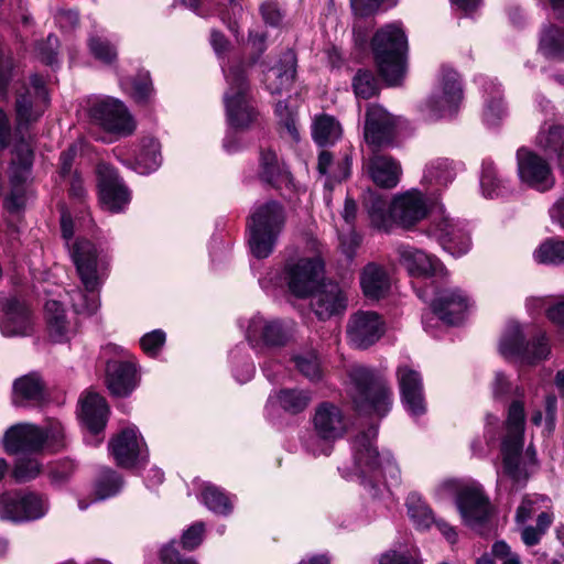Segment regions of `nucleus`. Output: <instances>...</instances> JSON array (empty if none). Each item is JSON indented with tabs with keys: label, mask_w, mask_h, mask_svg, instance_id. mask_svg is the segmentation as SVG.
<instances>
[{
	"label": "nucleus",
	"mask_w": 564,
	"mask_h": 564,
	"mask_svg": "<svg viewBox=\"0 0 564 564\" xmlns=\"http://www.w3.org/2000/svg\"><path fill=\"white\" fill-rule=\"evenodd\" d=\"M378 429L375 425L358 432L351 440L352 466L343 468L345 477L356 476L361 482H372L384 477L391 485L400 484L401 473L388 452L379 453L376 445Z\"/></svg>",
	"instance_id": "nucleus-1"
},
{
	"label": "nucleus",
	"mask_w": 564,
	"mask_h": 564,
	"mask_svg": "<svg viewBox=\"0 0 564 564\" xmlns=\"http://www.w3.org/2000/svg\"><path fill=\"white\" fill-rule=\"evenodd\" d=\"M524 406L520 401L510 404L506 422V435L501 444L503 474L514 485L522 486L538 469L536 452L529 446L524 453Z\"/></svg>",
	"instance_id": "nucleus-2"
},
{
	"label": "nucleus",
	"mask_w": 564,
	"mask_h": 564,
	"mask_svg": "<svg viewBox=\"0 0 564 564\" xmlns=\"http://www.w3.org/2000/svg\"><path fill=\"white\" fill-rule=\"evenodd\" d=\"M371 50L382 78L389 85H398L406 72L408 37L402 24L393 22L379 29Z\"/></svg>",
	"instance_id": "nucleus-3"
},
{
	"label": "nucleus",
	"mask_w": 564,
	"mask_h": 564,
	"mask_svg": "<svg viewBox=\"0 0 564 564\" xmlns=\"http://www.w3.org/2000/svg\"><path fill=\"white\" fill-rule=\"evenodd\" d=\"M285 210L276 202H267L256 206L250 215L249 247L258 259L268 258L274 250L284 228Z\"/></svg>",
	"instance_id": "nucleus-4"
},
{
	"label": "nucleus",
	"mask_w": 564,
	"mask_h": 564,
	"mask_svg": "<svg viewBox=\"0 0 564 564\" xmlns=\"http://www.w3.org/2000/svg\"><path fill=\"white\" fill-rule=\"evenodd\" d=\"M350 395L360 411H373L380 416L386 415L391 406L392 391L388 383L375 372L360 365L349 370Z\"/></svg>",
	"instance_id": "nucleus-5"
},
{
	"label": "nucleus",
	"mask_w": 564,
	"mask_h": 564,
	"mask_svg": "<svg viewBox=\"0 0 564 564\" xmlns=\"http://www.w3.org/2000/svg\"><path fill=\"white\" fill-rule=\"evenodd\" d=\"M528 333L514 321L509 322L499 340L500 355L522 365L533 366L545 360L551 346L545 333L539 330L527 340Z\"/></svg>",
	"instance_id": "nucleus-6"
},
{
	"label": "nucleus",
	"mask_w": 564,
	"mask_h": 564,
	"mask_svg": "<svg viewBox=\"0 0 564 564\" xmlns=\"http://www.w3.org/2000/svg\"><path fill=\"white\" fill-rule=\"evenodd\" d=\"M323 270L324 264L318 257L300 258L286 262L283 278L279 275V272L271 271L260 280V284L263 289L286 284L293 295L306 297L318 285Z\"/></svg>",
	"instance_id": "nucleus-7"
},
{
	"label": "nucleus",
	"mask_w": 564,
	"mask_h": 564,
	"mask_svg": "<svg viewBox=\"0 0 564 564\" xmlns=\"http://www.w3.org/2000/svg\"><path fill=\"white\" fill-rule=\"evenodd\" d=\"M315 435L305 440L304 446L314 456H328L333 443L341 438L349 427V420L343 410L330 402L318 404L312 419Z\"/></svg>",
	"instance_id": "nucleus-8"
},
{
	"label": "nucleus",
	"mask_w": 564,
	"mask_h": 564,
	"mask_svg": "<svg viewBox=\"0 0 564 564\" xmlns=\"http://www.w3.org/2000/svg\"><path fill=\"white\" fill-rule=\"evenodd\" d=\"M224 72L228 83L224 96L228 123L234 129H245L257 116L249 96L246 69L241 63H235L228 68L224 67Z\"/></svg>",
	"instance_id": "nucleus-9"
},
{
	"label": "nucleus",
	"mask_w": 564,
	"mask_h": 564,
	"mask_svg": "<svg viewBox=\"0 0 564 564\" xmlns=\"http://www.w3.org/2000/svg\"><path fill=\"white\" fill-rule=\"evenodd\" d=\"M69 253L84 288L99 290L109 273L111 258L108 250L89 240L77 239Z\"/></svg>",
	"instance_id": "nucleus-10"
},
{
	"label": "nucleus",
	"mask_w": 564,
	"mask_h": 564,
	"mask_svg": "<svg viewBox=\"0 0 564 564\" xmlns=\"http://www.w3.org/2000/svg\"><path fill=\"white\" fill-rule=\"evenodd\" d=\"M89 121L102 130L129 135L135 130V122L126 105L110 96H91L86 101Z\"/></svg>",
	"instance_id": "nucleus-11"
},
{
	"label": "nucleus",
	"mask_w": 564,
	"mask_h": 564,
	"mask_svg": "<svg viewBox=\"0 0 564 564\" xmlns=\"http://www.w3.org/2000/svg\"><path fill=\"white\" fill-rule=\"evenodd\" d=\"M64 430L59 422H51L45 429L30 423L11 426L4 435V448L10 454L37 452L45 444L52 447L61 445Z\"/></svg>",
	"instance_id": "nucleus-12"
},
{
	"label": "nucleus",
	"mask_w": 564,
	"mask_h": 564,
	"mask_svg": "<svg viewBox=\"0 0 564 564\" xmlns=\"http://www.w3.org/2000/svg\"><path fill=\"white\" fill-rule=\"evenodd\" d=\"M463 100V89L458 74L443 67L436 86L421 105V112L429 120H437L455 113Z\"/></svg>",
	"instance_id": "nucleus-13"
},
{
	"label": "nucleus",
	"mask_w": 564,
	"mask_h": 564,
	"mask_svg": "<svg viewBox=\"0 0 564 564\" xmlns=\"http://www.w3.org/2000/svg\"><path fill=\"white\" fill-rule=\"evenodd\" d=\"M295 324L291 321L253 315L246 327L249 345L259 351L285 346L293 337Z\"/></svg>",
	"instance_id": "nucleus-14"
},
{
	"label": "nucleus",
	"mask_w": 564,
	"mask_h": 564,
	"mask_svg": "<svg viewBox=\"0 0 564 564\" xmlns=\"http://www.w3.org/2000/svg\"><path fill=\"white\" fill-rule=\"evenodd\" d=\"M50 509L46 495L28 491L3 494L0 497V518L14 522L33 521L43 518Z\"/></svg>",
	"instance_id": "nucleus-15"
},
{
	"label": "nucleus",
	"mask_w": 564,
	"mask_h": 564,
	"mask_svg": "<svg viewBox=\"0 0 564 564\" xmlns=\"http://www.w3.org/2000/svg\"><path fill=\"white\" fill-rule=\"evenodd\" d=\"M516 156L517 172L522 184L539 192H546L554 186L555 177L545 158L525 147L518 149Z\"/></svg>",
	"instance_id": "nucleus-16"
},
{
	"label": "nucleus",
	"mask_w": 564,
	"mask_h": 564,
	"mask_svg": "<svg viewBox=\"0 0 564 564\" xmlns=\"http://www.w3.org/2000/svg\"><path fill=\"white\" fill-rule=\"evenodd\" d=\"M386 332V322L373 311H357L346 324V337L350 346L367 349L376 344Z\"/></svg>",
	"instance_id": "nucleus-17"
},
{
	"label": "nucleus",
	"mask_w": 564,
	"mask_h": 564,
	"mask_svg": "<svg viewBox=\"0 0 564 564\" xmlns=\"http://www.w3.org/2000/svg\"><path fill=\"white\" fill-rule=\"evenodd\" d=\"M401 401L406 412L417 417L426 412L423 379L412 365L401 364L395 370Z\"/></svg>",
	"instance_id": "nucleus-18"
},
{
	"label": "nucleus",
	"mask_w": 564,
	"mask_h": 564,
	"mask_svg": "<svg viewBox=\"0 0 564 564\" xmlns=\"http://www.w3.org/2000/svg\"><path fill=\"white\" fill-rule=\"evenodd\" d=\"M99 198L102 207L111 213L124 210L130 203L131 193L119 177L117 171L107 163L97 167Z\"/></svg>",
	"instance_id": "nucleus-19"
},
{
	"label": "nucleus",
	"mask_w": 564,
	"mask_h": 564,
	"mask_svg": "<svg viewBox=\"0 0 564 564\" xmlns=\"http://www.w3.org/2000/svg\"><path fill=\"white\" fill-rule=\"evenodd\" d=\"M0 330L6 337L31 336L34 319L29 306L15 296L6 297L1 304Z\"/></svg>",
	"instance_id": "nucleus-20"
},
{
	"label": "nucleus",
	"mask_w": 564,
	"mask_h": 564,
	"mask_svg": "<svg viewBox=\"0 0 564 564\" xmlns=\"http://www.w3.org/2000/svg\"><path fill=\"white\" fill-rule=\"evenodd\" d=\"M50 102L44 80L39 75L31 77V86L17 97L15 112L19 128L36 121Z\"/></svg>",
	"instance_id": "nucleus-21"
},
{
	"label": "nucleus",
	"mask_w": 564,
	"mask_h": 564,
	"mask_svg": "<svg viewBox=\"0 0 564 564\" xmlns=\"http://www.w3.org/2000/svg\"><path fill=\"white\" fill-rule=\"evenodd\" d=\"M109 451L118 466L130 468L145 462L148 451L135 427H127L109 443Z\"/></svg>",
	"instance_id": "nucleus-22"
},
{
	"label": "nucleus",
	"mask_w": 564,
	"mask_h": 564,
	"mask_svg": "<svg viewBox=\"0 0 564 564\" xmlns=\"http://www.w3.org/2000/svg\"><path fill=\"white\" fill-rule=\"evenodd\" d=\"M33 152L28 145H22L12 161L10 170L11 193L4 199V208L10 213L19 212L25 203V191L23 184L31 175Z\"/></svg>",
	"instance_id": "nucleus-23"
},
{
	"label": "nucleus",
	"mask_w": 564,
	"mask_h": 564,
	"mask_svg": "<svg viewBox=\"0 0 564 564\" xmlns=\"http://www.w3.org/2000/svg\"><path fill=\"white\" fill-rule=\"evenodd\" d=\"M469 306V297L457 288L438 290L431 302L432 313L448 325L459 324Z\"/></svg>",
	"instance_id": "nucleus-24"
},
{
	"label": "nucleus",
	"mask_w": 564,
	"mask_h": 564,
	"mask_svg": "<svg viewBox=\"0 0 564 564\" xmlns=\"http://www.w3.org/2000/svg\"><path fill=\"white\" fill-rule=\"evenodd\" d=\"M310 295L311 308L321 321L343 314L347 308V295L335 282L318 284Z\"/></svg>",
	"instance_id": "nucleus-25"
},
{
	"label": "nucleus",
	"mask_w": 564,
	"mask_h": 564,
	"mask_svg": "<svg viewBox=\"0 0 564 564\" xmlns=\"http://www.w3.org/2000/svg\"><path fill=\"white\" fill-rule=\"evenodd\" d=\"M400 264L405 268L411 276L414 278H434L446 275V269L443 263L432 254L416 249L412 246H400L397 250Z\"/></svg>",
	"instance_id": "nucleus-26"
},
{
	"label": "nucleus",
	"mask_w": 564,
	"mask_h": 564,
	"mask_svg": "<svg viewBox=\"0 0 564 564\" xmlns=\"http://www.w3.org/2000/svg\"><path fill=\"white\" fill-rule=\"evenodd\" d=\"M391 212L395 224L409 228L425 218L429 207L425 196L413 188L393 198Z\"/></svg>",
	"instance_id": "nucleus-27"
},
{
	"label": "nucleus",
	"mask_w": 564,
	"mask_h": 564,
	"mask_svg": "<svg viewBox=\"0 0 564 564\" xmlns=\"http://www.w3.org/2000/svg\"><path fill=\"white\" fill-rule=\"evenodd\" d=\"M433 231L443 249L453 257H462L470 250V237L463 223L444 216L434 224Z\"/></svg>",
	"instance_id": "nucleus-28"
},
{
	"label": "nucleus",
	"mask_w": 564,
	"mask_h": 564,
	"mask_svg": "<svg viewBox=\"0 0 564 564\" xmlns=\"http://www.w3.org/2000/svg\"><path fill=\"white\" fill-rule=\"evenodd\" d=\"M457 507L464 522L476 528L489 516V501L478 485L462 487L457 496Z\"/></svg>",
	"instance_id": "nucleus-29"
},
{
	"label": "nucleus",
	"mask_w": 564,
	"mask_h": 564,
	"mask_svg": "<svg viewBox=\"0 0 564 564\" xmlns=\"http://www.w3.org/2000/svg\"><path fill=\"white\" fill-rule=\"evenodd\" d=\"M394 118L381 106L371 104L367 108L365 139L367 143L381 147L390 143L393 138Z\"/></svg>",
	"instance_id": "nucleus-30"
},
{
	"label": "nucleus",
	"mask_w": 564,
	"mask_h": 564,
	"mask_svg": "<svg viewBox=\"0 0 564 564\" xmlns=\"http://www.w3.org/2000/svg\"><path fill=\"white\" fill-rule=\"evenodd\" d=\"M296 74V57L293 51H284L279 61L268 68L263 83L271 95H281L291 89Z\"/></svg>",
	"instance_id": "nucleus-31"
},
{
	"label": "nucleus",
	"mask_w": 564,
	"mask_h": 564,
	"mask_svg": "<svg viewBox=\"0 0 564 564\" xmlns=\"http://www.w3.org/2000/svg\"><path fill=\"white\" fill-rule=\"evenodd\" d=\"M456 175L457 166L452 160L436 158L425 164L421 183L429 194L435 195L446 189Z\"/></svg>",
	"instance_id": "nucleus-32"
},
{
	"label": "nucleus",
	"mask_w": 564,
	"mask_h": 564,
	"mask_svg": "<svg viewBox=\"0 0 564 564\" xmlns=\"http://www.w3.org/2000/svg\"><path fill=\"white\" fill-rule=\"evenodd\" d=\"M45 386L42 378L31 372L14 380L12 387V403L15 406H34L43 402Z\"/></svg>",
	"instance_id": "nucleus-33"
},
{
	"label": "nucleus",
	"mask_w": 564,
	"mask_h": 564,
	"mask_svg": "<svg viewBox=\"0 0 564 564\" xmlns=\"http://www.w3.org/2000/svg\"><path fill=\"white\" fill-rule=\"evenodd\" d=\"M367 172L376 185L393 188L400 182L402 169L392 156L376 153L367 163Z\"/></svg>",
	"instance_id": "nucleus-34"
},
{
	"label": "nucleus",
	"mask_w": 564,
	"mask_h": 564,
	"mask_svg": "<svg viewBox=\"0 0 564 564\" xmlns=\"http://www.w3.org/2000/svg\"><path fill=\"white\" fill-rule=\"evenodd\" d=\"M109 408L104 397L89 392L80 400V419L93 435H98L106 426Z\"/></svg>",
	"instance_id": "nucleus-35"
},
{
	"label": "nucleus",
	"mask_w": 564,
	"mask_h": 564,
	"mask_svg": "<svg viewBox=\"0 0 564 564\" xmlns=\"http://www.w3.org/2000/svg\"><path fill=\"white\" fill-rule=\"evenodd\" d=\"M360 285L366 297L380 300L390 291L391 276L382 265L371 262L360 273Z\"/></svg>",
	"instance_id": "nucleus-36"
},
{
	"label": "nucleus",
	"mask_w": 564,
	"mask_h": 564,
	"mask_svg": "<svg viewBox=\"0 0 564 564\" xmlns=\"http://www.w3.org/2000/svg\"><path fill=\"white\" fill-rule=\"evenodd\" d=\"M107 386L113 395H129L137 387L134 367L129 362L109 361L107 364Z\"/></svg>",
	"instance_id": "nucleus-37"
},
{
	"label": "nucleus",
	"mask_w": 564,
	"mask_h": 564,
	"mask_svg": "<svg viewBox=\"0 0 564 564\" xmlns=\"http://www.w3.org/2000/svg\"><path fill=\"white\" fill-rule=\"evenodd\" d=\"M45 317L50 337L54 341H67L75 334V326L67 318L63 304L58 300L51 299L45 303Z\"/></svg>",
	"instance_id": "nucleus-38"
},
{
	"label": "nucleus",
	"mask_w": 564,
	"mask_h": 564,
	"mask_svg": "<svg viewBox=\"0 0 564 564\" xmlns=\"http://www.w3.org/2000/svg\"><path fill=\"white\" fill-rule=\"evenodd\" d=\"M535 144L545 153L555 155L562 164L564 162V126L545 121L535 137Z\"/></svg>",
	"instance_id": "nucleus-39"
},
{
	"label": "nucleus",
	"mask_w": 564,
	"mask_h": 564,
	"mask_svg": "<svg viewBox=\"0 0 564 564\" xmlns=\"http://www.w3.org/2000/svg\"><path fill=\"white\" fill-rule=\"evenodd\" d=\"M261 177L274 187L281 188L292 183L290 172L278 160L276 154L271 150H264L260 155Z\"/></svg>",
	"instance_id": "nucleus-40"
},
{
	"label": "nucleus",
	"mask_w": 564,
	"mask_h": 564,
	"mask_svg": "<svg viewBox=\"0 0 564 564\" xmlns=\"http://www.w3.org/2000/svg\"><path fill=\"white\" fill-rule=\"evenodd\" d=\"M312 400L308 391L300 389H281L269 397L268 404L278 405L283 411L296 414L304 411Z\"/></svg>",
	"instance_id": "nucleus-41"
},
{
	"label": "nucleus",
	"mask_w": 564,
	"mask_h": 564,
	"mask_svg": "<svg viewBox=\"0 0 564 564\" xmlns=\"http://www.w3.org/2000/svg\"><path fill=\"white\" fill-rule=\"evenodd\" d=\"M317 169L322 175L327 176L324 186L330 189L333 182L339 183L348 177L350 173V161L345 156V159L335 163L332 153L324 150L318 155Z\"/></svg>",
	"instance_id": "nucleus-42"
},
{
	"label": "nucleus",
	"mask_w": 564,
	"mask_h": 564,
	"mask_svg": "<svg viewBox=\"0 0 564 564\" xmlns=\"http://www.w3.org/2000/svg\"><path fill=\"white\" fill-rule=\"evenodd\" d=\"M161 164L160 143L153 138L142 140L140 150L134 159L133 169L139 174L154 172Z\"/></svg>",
	"instance_id": "nucleus-43"
},
{
	"label": "nucleus",
	"mask_w": 564,
	"mask_h": 564,
	"mask_svg": "<svg viewBox=\"0 0 564 564\" xmlns=\"http://www.w3.org/2000/svg\"><path fill=\"white\" fill-rule=\"evenodd\" d=\"M484 120L488 126L497 124L506 115V108L500 95V86L494 82H486Z\"/></svg>",
	"instance_id": "nucleus-44"
},
{
	"label": "nucleus",
	"mask_w": 564,
	"mask_h": 564,
	"mask_svg": "<svg viewBox=\"0 0 564 564\" xmlns=\"http://www.w3.org/2000/svg\"><path fill=\"white\" fill-rule=\"evenodd\" d=\"M312 133L314 141L324 147L333 144L340 138L341 127L334 117L323 115L315 118Z\"/></svg>",
	"instance_id": "nucleus-45"
},
{
	"label": "nucleus",
	"mask_w": 564,
	"mask_h": 564,
	"mask_svg": "<svg viewBox=\"0 0 564 564\" xmlns=\"http://www.w3.org/2000/svg\"><path fill=\"white\" fill-rule=\"evenodd\" d=\"M366 208L371 225L380 230H389L394 223L391 212V204L380 196H370L366 202Z\"/></svg>",
	"instance_id": "nucleus-46"
},
{
	"label": "nucleus",
	"mask_w": 564,
	"mask_h": 564,
	"mask_svg": "<svg viewBox=\"0 0 564 564\" xmlns=\"http://www.w3.org/2000/svg\"><path fill=\"white\" fill-rule=\"evenodd\" d=\"M533 259L540 264L564 265V239L544 240L534 250Z\"/></svg>",
	"instance_id": "nucleus-47"
},
{
	"label": "nucleus",
	"mask_w": 564,
	"mask_h": 564,
	"mask_svg": "<svg viewBox=\"0 0 564 564\" xmlns=\"http://www.w3.org/2000/svg\"><path fill=\"white\" fill-rule=\"evenodd\" d=\"M539 50L546 57L564 58V32L550 25L542 31Z\"/></svg>",
	"instance_id": "nucleus-48"
},
{
	"label": "nucleus",
	"mask_w": 564,
	"mask_h": 564,
	"mask_svg": "<svg viewBox=\"0 0 564 564\" xmlns=\"http://www.w3.org/2000/svg\"><path fill=\"white\" fill-rule=\"evenodd\" d=\"M408 514L414 525L420 530H426L435 522L430 507L416 494H411L406 499Z\"/></svg>",
	"instance_id": "nucleus-49"
},
{
	"label": "nucleus",
	"mask_w": 564,
	"mask_h": 564,
	"mask_svg": "<svg viewBox=\"0 0 564 564\" xmlns=\"http://www.w3.org/2000/svg\"><path fill=\"white\" fill-rule=\"evenodd\" d=\"M480 186L484 195L490 198L500 196L507 191V181L498 175L492 162L482 163Z\"/></svg>",
	"instance_id": "nucleus-50"
},
{
	"label": "nucleus",
	"mask_w": 564,
	"mask_h": 564,
	"mask_svg": "<svg viewBox=\"0 0 564 564\" xmlns=\"http://www.w3.org/2000/svg\"><path fill=\"white\" fill-rule=\"evenodd\" d=\"M98 290L84 291L72 289L66 291V296L77 314H94L99 307Z\"/></svg>",
	"instance_id": "nucleus-51"
},
{
	"label": "nucleus",
	"mask_w": 564,
	"mask_h": 564,
	"mask_svg": "<svg viewBox=\"0 0 564 564\" xmlns=\"http://www.w3.org/2000/svg\"><path fill=\"white\" fill-rule=\"evenodd\" d=\"M203 503L213 512L227 516L232 510L230 498L219 488L206 485L202 491Z\"/></svg>",
	"instance_id": "nucleus-52"
},
{
	"label": "nucleus",
	"mask_w": 564,
	"mask_h": 564,
	"mask_svg": "<svg viewBox=\"0 0 564 564\" xmlns=\"http://www.w3.org/2000/svg\"><path fill=\"white\" fill-rule=\"evenodd\" d=\"M122 87L139 104L150 101L153 96V86L148 73H140L130 82H122Z\"/></svg>",
	"instance_id": "nucleus-53"
},
{
	"label": "nucleus",
	"mask_w": 564,
	"mask_h": 564,
	"mask_svg": "<svg viewBox=\"0 0 564 564\" xmlns=\"http://www.w3.org/2000/svg\"><path fill=\"white\" fill-rule=\"evenodd\" d=\"M121 486V478L116 471L110 469L104 470L96 482V500H104L115 496L120 490Z\"/></svg>",
	"instance_id": "nucleus-54"
},
{
	"label": "nucleus",
	"mask_w": 564,
	"mask_h": 564,
	"mask_svg": "<svg viewBox=\"0 0 564 564\" xmlns=\"http://www.w3.org/2000/svg\"><path fill=\"white\" fill-rule=\"evenodd\" d=\"M293 361L297 370L311 381L322 378L321 364L315 351L295 355Z\"/></svg>",
	"instance_id": "nucleus-55"
},
{
	"label": "nucleus",
	"mask_w": 564,
	"mask_h": 564,
	"mask_svg": "<svg viewBox=\"0 0 564 564\" xmlns=\"http://www.w3.org/2000/svg\"><path fill=\"white\" fill-rule=\"evenodd\" d=\"M88 46L94 57L105 64H111L117 58L115 45L101 36L91 35L88 40Z\"/></svg>",
	"instance_id": "nucleus-56"
},
{
	"label": "nucleus",
	"mask_w": 564,
	"mask_h": 564,
	"mask_svg": "<svg viewBox=\"0 0 564 564\" xmlns=\"http://www.w3.org/2000/svg\"><path fill=\"white\" fill-rule=\"evenodd\" d=\"M356 96L362 99H369L378 91V84L373 74L369 70H359L352 82Z\"/></svg>",
	"instance_id": "nucleus-57"
},
{
	"label": "nucleus",
	"mask_w": 564,
	"mask_h": 564,
	"mask_svg": "<svg viewBox=\"0 0 564 564\" xmlns=\"http://www.w3.org/2000/svg\"><path fill=\"white\" fill-rule=\"evenodd\" d=\"M275 115L279 117V122L283 129V133L288 134L291 140H299V130L294 112L289 109L285 101H279L275 105Z\"/></svg>",
	"instance_id": "nucleus-58"
},
{
	"label": "nucleus",
	"mask_w": 564,
	"mask_h": 564,
	"mask_svg": "<svg viewBox=\"0 0 564 564\" xmlns=\"http://www.w3.org/2000/svg\"><path fill=\"white\" fill-rule=\"evenodd\" d=\"M41 473V466L34 458L20 457L12 471L18 482H25L34 479Z\"/></svg>",
	"instance_id": "nucleus-59"
},
{
	"label": "nucleus",
	"mask_w": 564,
	"mask_h": 564,
	"mask_svg": "<svg viewBox=\"0 0 564 564\" xmlns=\"http://www.w3.org/2000/svg\"><path fill=\"white\" fill-rule=\"evenodd\" d=\"M398 0H350V6L356 15L368 17L376 13L381 6L394 7Z\"/></svg>",
	"instance_id": "nucleus-60"
},
{
	"label": "nucleus",
	"mask_w": 564,
	"mask_h": 564,
	"mask_svg": "<svg viewBox=\"0 0 564 564\" xmlns=\"http://www.w3.org/2000/svg\"><path fill=\"white\" fill-rule=\"evenodd\" d=\"M58 45V39L55 35H48L46 41L36 45L37 57L46 65H55L57 62Z\"/></svg>",
	"instance_id": "nucleus-61"
},
{
	"label": "nucleus",
	"mask_w": 564,
	"mask_h": 564,
	"mask_svg": "<svg viewBox=\"0 0 564 564\" xmlns=\"http://www.w3.org/2000/svg\"><path fill=\"white\" fill-rule=\"evenodd\" d=\"M230 9L220 12V18L224 23L227 24L228 29L235 35L239 33V21L242 18L243 9L240 4V0H228Z\"/></svg>",
	"instance_id": "nucleus-62"
},
{
	"label": "nucleus",
	"mask_w": 564,
	"mask_h": 564,
	"mask_svg": "<svg viewBox=\"0 0 564 564\" xmlns=\"http://www.w3.org/2000/svg\"><path fill=\"white\" fill-rule=\"evenodd\" d=\"M165 343V333L161 329L152 330L140 339V345L145 354L155 356Z\"/></svg>",
	"instance_id": "nucleus-63"
},
{
	"label": "nucleus",
	"mask_w": 564,
	"mask_h": 564,
	"mask_svg": "<svg viewBox=\"0 0 564 564\" xmlns=\"http://www.w3.org/2000/svg\"><path fill=\"white\" fill-rule=\"evenodd\" d=\"M75 470V465L70 460L56 463L50 469V480L54 486H62L65 484Z\"/></svg>",
	"instance_id": "nucleus-64"
}]
</instances>
